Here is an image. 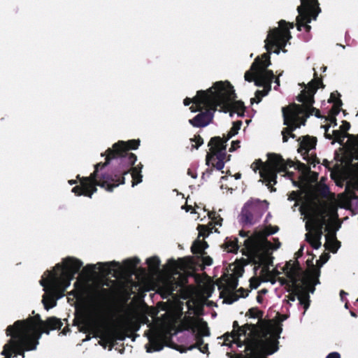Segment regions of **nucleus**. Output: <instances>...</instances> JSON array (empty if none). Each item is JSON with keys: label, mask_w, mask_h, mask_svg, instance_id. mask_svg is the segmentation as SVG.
I'll return each instance as SVG.
<instances>
[{"label": "nucleus", "mask_w": 358, "mask_h": 358, "mask_svg": "<svg viewBox=\"0 0 358 358\" xmlns=\"http://www.w3.org/2000/svg\"><path fill=\"white\" fill-rule=\"evenodd\" d=\"M277 227H267L259 229L244 240L243 254L255 265V273L263 280L274 283L280 282L285 285L288 292V301H294L299 296L304 292H313L314 286L319 283L320 271L312 267L308 271H303L299 264L292 261L278 268L270 270L272 263L271 254L274 250L280 247V242L276 241L272 244L267 241L266 237L278 231Z\"/></svg>", "instance_id": "1"}, {"label": "nucleus", "mask_w": 358, "mask_h": 358, "mask_svg": "<svg viewBox=\"0 0 358 358\" xmlns=\"http://www.w3.org/2000/svg\"><path fill=\"white\" fill-rule=\"evenodd\" d=\"M350 206V197L347 194H340L336 197L331 195L326 201L316 198H307L301 204L300 211L306 222V241L315 249L321 245L320 239L325 234L324 246L326 249L336 252L340 247V243L336 238V232L341 227L338 219L337 208H348Z\"/></svg>", "instance_id": "4"}, {"label": "nucleus", "mask_w": 358, "mask_h": 358, "mask_svg": "<svg viewBox=\"0 0 358 358\" xmlns=\"http://www.w3.org/2000/svg\"><path fill=\"white\" fill-rule=\"evenodd\" d=\"M187 174L192 178H196L197 177L196 173L192 169H188Z\"/></svg>", "instance_id": "32"}, {"label": "nucleus", "mask_w": 358, "mask_h": 358, "mask_svg": "<svg viewBox=\"0 0 358 358\" xmlns=\"http://www.w3.org/2000/svg\"><path fill=\"white\" fill-rule=\"evenodd\" d=\"M237 292L238 294H236L234 296L232 295V296H227L224 299V301H226L228 303H231L234 301H236L238 297H240V296L245 297L248 295V290L244 289L243 288H240L239 289H238Z\"/></svg>", "instance_id": "24"}, {"label": "nucleus", "mask_w": 358, "mask_h": 358, "mask_svg": "<svg viewBox=\"0 0 358 358\" xmlns=\"http://www.w3.org/2000/svg\"><path fill=\"white\" fill-rule=\"evenodd\" d=\"M242 270H243L242 268H239V270H238L240 275H241Z\"/></svg>", "instance_id": "44"}, {"label": "nucleus", "mask_w": 358, "mask_h": 358, "mask_svg": "<svg viewBox=\"0 0 358 358\" xmlns=\"http://www.w3.org/2000/svg\"><path fill=\"white\" fill-rule=\"evenodd\" d=\"M329 101L333 103V106L326 118V121L329 122V124L322 126L325 130V136L327 138L334 139L335 141L338 142L341 145H343L348 152L352 153L356 151V149L358 150V138L346 133L350 129V123L343 121L340 130H333L331 134L328 132L329 127L336 126V115L339 113L341 106V101L337 97L336 93H331Z\"/></svg>", "instance_id": "13"}, {"label": "nucleus", "mask_w": 358, "mask_h": 358, "mask_svg": "<svg viewBox=\"0 0 358 358\" xmlns=\"http://www.w3.org/2000/svg\"><path fill=\"white\" fill-rule=\"evenodd\" d=\"M315 145V138L304 136L301 141L298 149L299 152L303 156V159L313 167L315 166L316 164L319 163L314 151Z\"/></svg>", "instance_id": "19"}, {"label": "nucleus", "mask_w": 358, "mask_h": 358, "mask_svg": "<svg viewBox=\"0 0 358 358\" xmlns=\"http://www.w3.org/2000/svg\"><path fill=\"white\" fill-rule=\"evenodd\" d=\"M241 124V121H236L233 123V126L226 137L224 136V138H222L217 136L210 139L208 143L210 152L206 156V164L208 165H212L218 170L224 167V163L229 159V157L226 155V143L238 134Z\"/></svg>", "instance_id": "14"}, {"label": "nucleus", "mask_w": 358, "mask_h": 358, "mask_svg": "<svg viewBox=\"0 0 358 358\" xmlns=\"http://www.w3.org/2000/svg\"><path fill=\"white\" fill-rule=\"evenodd\" d=\"M234 330L218 339L222 345L233 348L245 346V355L241 358H266L278 350L281 324L275 320H258L256 324H246L241 327L234 322Z\"/></svg>", "instance_id": "5"}, {"label": "nucleus", "mask_w": 358, "mask_h": 358, "mask_svg": "<svg viewBox=\"0 0 358 358\" xmlns=\"http://www.w3.org/2000/svg\"><path fill=\"white\" fill-rule=\"evenodd\" d=\"M293 27V23L280 20L279 27L271 29L264 41L265 48L268 52L263 54L261 57H257L250 69L245 72V80L254 81L256 85L264 87V90L257 91L255 96L251 99L252 104L255 102L257 103L260 102L262 97L271 90V83L274 75L272 71L267 70V67L271 64L269 53L273 51L279 54L280 50L285 52L283 48L291 38L289 29Z\"/></svg>", "instance_id": "9"}, {"label": "nucleus", "mask_w": 358, "mask_h": 358, "mask_svg": "<svg viewBox=\"0 0 358 358\" xmlns=\"http://www.w3.org/2000/svg\"><path fill=\"white\" fill-rule=\"evenodd\" d=\"M239 144H240V141H232L231 148H229V151L232 152V151L236 150L238 148L240 147Z\"/></svg>", "instance_id": "29"}, {"label": "nucleus", "mask_w": 358, "mask_h": 358, "mask_svg": "<svg viewBox=\"0 0 358 358\" xmlns=\"http://www.w3.org/2000/svg\"><path fill=\"white\" fill-rule=\"evenodd\" d=\"M190 141L195 143V145L192 144V147L196 149L203 143V139L199 136H195Z\"/></svg>", "instance_id": "26"}, {"label": "nucleus", "mask_w": 358, "mask_h": 358, "mask_svg": "<svg viewBox=\"0 0 358 358\" xmlns=\"http://www.w3.org/2000/svg\"><path fill=\"white\" fill-rule=\"evenodd\" d=\"M164 286L167 294L171 295L173 294V292H178V288L182 287V282H173V280L169 278L165 282Z\"/></svg>", "instance_id": "23"}, {"label": "nucleus", "mask_w": 358, "mask_h": 358, "mask_svg": "<svg viewBox=\"0 0 358 358\" xmlns=\"http://www.w3.org/2000/svg\"><path fill=\"white\" fill-rule=\"evenodd\" d=\"M120 327L124 331H136L139 329L140 324L138 320L134 315L127 314L120 319Z\"/></svg>", "instance_id": "20"}, {"label": "nucleus", "mask_w": 358, "mask_h": 358, "mask_svg": "<svg viewBox=\"0 0 358 358\" xmlns=\"http://www.w3.org/2000/svg\"><path fill=\"white\" fill-rule=\"evenodd\" d=\"M139 262V259L136 257L127 259L123 262L122 264L115 261L106 263L99 262L96 264H87L83 268V272L87 275L95 274L96 270L103 275H108L112 272L114 275H131L134 273L136 267Z\"/></svg>", "instance_id": "15"}, {"label": "nucleus", "mask_w": 358, "mask_h": 358, "mask_svg": "<svg viewBox=\"0 0 358 358\" xmlns=\"http://www.w3.org/2000/svg\"><path fill=\"white\" fill-rule=\"evenodd\" d=\"M357 301H358V299H357Z\"/></svg>", "instance_id": "45"}, {"label": "nucleus", "mask_w": 358, "mask_h": 358, "mask_svg": "<svg viewBox=\"0 0 358 358\" xmlns=\"http://www.w3.org/2000/svg\"><path fill=\"white\" fill-rule=\"evenodd\" d=\"M182 208H185V207H183V206ZM185 209H186V211H189V210H190V209H192V206H187L185 207Z\"/></svg>", "instance_id": "36"}, {"label": "nucleus", "mask_w": 358, "mask_h": 358, "mask_svg": "<svg viewBox=\"0 0 358 358\" xmlns=\"http://www.w3.org/2000/svg\"><path fill=\"white\" fill-rule=\"evenodd\" d=\"M298 300L299 301L300 304L303 306V314H305L306 310L309 307L308 296L307 294H302V296H298Z\"/></svg>", "instance_id": "25"}, {"label": "nucleus", "mask_w": 358, "mask_h": 358, "mask_svg": "<svg viewBox=\"0 0 358 358\" xmlns=\"http://www.w3.org/2000/svg\"><path fill=\"white\" fill-rule=\"evenodd\" d=\"M297 196H298L297 194L295 192H292L289 196V200H295L297 199Z\"/></svg>", "instance_id": "33"}, {"label": "nucleus", "mask_w": 358, "mask_h": 358, "mask_svg": "<svg viewBox=\"0 0 358 358\" xmlns=\"http://www.w3.org/2000/svg\"><path fill=\"white\" fill-rule=\"evenodd\" d=\"M234 178H235V179H236V180H237V179L241 178V173H236V174H235V175H234Z\"/></svg>", "instance_id": "35"}, {"label": "nucleus", "mask_w": 358, "mask_h": 358, "mask_svg": "<svg viewBox=\"0 0 358 358\" xmlns=\"http://www.w3.org/2000/svg\"><path fill=\"white\" fill-rule=\"evenodd\" d=\"M329 255L326 253V254H324L322 255L321 257H320V260L317 262V263L320 262V266H322V264H324V263H326L327 262V260L329 259Z\"/></svg>", "instance_id": "28"}, {"label": "nucleus", "mask_w": 358, "mask_h": 358, "mask_svg": "<svg viewBox=\"0 0 358 358\" xmlns=\"http://www.w3.org/2000/svg\"><path fill=\"white\" fill-rule=\"evenodd\" d=\"M240 235L243 237H245L247 236V234L243 232V231H240Z\"/></svg>", "instance_id": "37"}, {"label": "nucleus", "mask_w": 358, "mask_h": 358, "mask_svg": "<svg viewBox=\"0 0 358 358\" xmlns=\"http://www.w3.org/2000/svg\"><path fill=\"white\" fill-rule=\"evenodd\" d=\"M237 283L235 280L232 282V283L230 285L231 288L235 289L236 287Z\"/></svg>", "instance_id": "34"}, {"label": "nucleus", "mask_w": 358, "mask_h": 358, "mask_svg": "<svg viewBox=\"0 0 358 358\" xmlns=\"http://www.w3.org/2000/svg\"><path fill=\"white\" fill-rule=\"evenodd\" d=\"M303 249V247H301V249H300V250H299V252H298V254H299V255H301V254Z\"/></svg>", "instance_id": "42"}, {"label": "nucleus", "mask_w": 358, "mask_h": 358, "mask_svg": "<svg viewBox=\"0 0 358 358\" xmlns=\"http://www.w3.org/2000/svg\"><path fill=\"white\" fill-rule=\"evenodd\" d=\"M222 247L228 252H236L239 248L237 238L235 237L226 238Z\"/></svg>", "instance_id": "21"}, {"label": "nucleus", "mask_w": 358, "mask_h": 358, "mask_svg": "<svg viewBox=\"0 0 358 358\" xmlns=\"http://www.w3.org/2000/svg\"><path fill=\"white\" fill-rule=\"evenodd\" d=\"M275 83H276L277 86L280 85L279 79L278 78L275 79Z\"/></svg>", "instance_id": "41"}, {"label": "nucleus", "mask_w": 358, "mask_h": 358, "mask_svg": "<svg viewBox=\"0 0 358 358\" xmlns=\"http://www.w3.org/2000/svg\"><path fill=\"white\" fill-rule=\"evenodd\" d=\"M319 80H312L308 86L301 92L298 96V101L301 105L292 103L286 108H282L284 123L287 127L282 131L283 142H287L288 136L294 138L292 131L301 125H303L306 119L309 115L321 117L319 110L313 107V96L319 87Z\"/></svg>", "instance_id": "12"}, {"label": "nucleus", "mask_w": 358, "mask_h": 358, "mask_svg": "<svg viewBox=\"0 0 358 358\" xmlns=\"http://www.w3.org/2000/svg\"><path fill=\"white\" fill-rule=\"evenodd\" d=\"M355 171L358 172V162L355 164Z\"/></svg>", "instance_id": "40"}, {"label": "nucleus", "mask_w": 358, "mask_h": 358, "mask_svg": "<svg viewBox=\"0 0 358 358\" xmlns=\"http://www.w3.org/2000/svg\"><path fill=\"white\" fill-rule=\"evenodd\" d=\"M227 179V176H222L221 178V182H222L223 180H226Z\"/></svg>", "instance_id": "43"}, {"label": "nucleus", "mask_w": 358, "mask_h": 358, "mask_svg": "<svg viewBox=\"0 0 358 358\" xmlns=\"http://www.w3.org/2000/svg\"><path fill=\"white\" fill-rule=\"evenodd\" d=\"M236 95L231 85L227 81H219L206 91H198L193 99L186 98L185 106L193 103L190 107L192 112L197 110L201 113L189 122L194 127H201L208 125L212 120L215 110L229 112L230 116L236 113L238 117L243 116L245 106L242 101L235 100Z\"/></svg>", "instance_id": "6"}, {"label": "nucleus", "mask_w": 358, "mask_h": 358, "mask_svg": "<svg viewBox=\"0 0 358 358\" xmlns=\"http://www.w3.org/2000/svg\"><path fill=\"white\" fill-rule=\"evenodd\" d=\"M352 182L354 185V187L358 190V175L353 178Z\"/></svg>", "instance_id": "31"}, {"label": "nucleus", "mask_w": 358, "mask_h": 358, "mask_svg": "<svg viewBox=\"0 0 358 358\" xmlns=\"http://www.w3.org/2000/svg\"><path fill=\"white\" fill-rule=\"evenodd\" d=\"M62 322L56 317H50L46 322L41 320L38 315L27 320H17L6 329L10 339L3 345L1 352L3 358L25 357L26 351L35 350L43 333H49V329L61 328Z\"/></svg>", "instance_id": "8"}, {"label": "nucleus", "mask_w": 358, "mask_h": 358, "mask_svg": "<svg viewBox=\"0 0 358 358\" xmlns=\"http://www.w3.org/2000/svg\"><path fill=\"white\" fill-rule=\"evenodd\" d=\"M257 299L258 302L261 303L262 299V297L259 294V295L257 296Z\"/></svg>", "instance_id": "38"}, {"label": "nucleus", "mask_w": 358, "mask_h": 358, "mask_svg": "<svg viewBox=\"0 0 358 358\" xmlns=\"http://www.w3.org/2000/svg\"><path fill=\"white\" fill-rule=\"evenodd\" d=\"M210 222L208 225H199L197 229L199 230V237L192 246V251L194 254H199L201 255V262L205 266H210L213 263V259L209 256H204V250L208 247L206 241L200 240V236L205 237L214 230L217 231L216 226L220 227L222 225V219L215 212L208 213Z\"/></svg>", "instance_id": "16"}, {"label": "nucleus", "mask_w": 358, "mask_h": 358, "mask_svg": "<svg viewBox=\"0 0 358 358\" xmlns=\"http://www.w3.org/2000/svg\"><path fill=\"white\" fill-rule=\"evenodd\" d=\"M268 203L266 201L252 200L243 207L240 216L241 221L244 224H252L257 221L267 210Z\"/></svg>", "instance_id": "18"}, {"label": "nucleus", "mask_w": 358, "mask_h": 358, "mask_svg": "<svg viewBox=\"0 0 358 358\" xmlns=\"http://www.w3.org/2000/svg\"><path fill=\"white\" fill-rule=\"evenodd\" d=\"M69 183L70 185H73V184L76 183V181L73 180H69Z\"/></svg>", "instance_id": "39"}, {"label": "nucleus", "mask_w": 358, "mask_h": 358, "mask_svg": "<svg viewBox=\"0 0 358 358\" xmlns=\"http://www.w3.org/2000/svg\"><path fill=\"white\" fill-rule=\"evenodd\" d=\"M108 298L107 289L101 287L87 288L77 280L74 289L68 293V301L71 305L78 303L86 304L87 320L94 337L99 338V344L103 348L109 346L110 350L117 339V332L110 327L105 321L104 307Z\"/></svg>", "instance_id": "7"}, {"label": "nucleus", "mask_w": 358, "mask_h": 358, "mask_svg": "<svg viewBox=\"0 0 358 358\" xmlns=\"http://www.w3.org/2000/svg\"><path fill=\"white\" fill-rule=\"evenodd\" d=\"M150 273L155 274L159 270L160 261L157 257L148 258L146 261Z\"/></svg>", "instance_id": "22"}, {"label": "nucleus", "mask_w": 358, "mask_h": 358, "mask_svg": "<svg viewBox=\"0 0 358 358\" xmlns=\"http://www.w3.org/2000/svg\"><path fill=\"white\" fill-rule=\"evenodd\" d=\"M301 6L297 7L299 13L296 17V27L298 30H301L304 27L306 30L308 31L310 26L308 23L311 20H315L317 15L320 12L317 0H301Z\"/></svg>", "instance_id": "17"}, {"label": "nucleus", "mask_w": 358, "mask_h": 358, "mask_svg": "<svg viewBox=\"0 0 358 358\" xmlns=\"http://www.w3.org/2000/svg\"><path fill=\"white\" fill-rule=\"evenodd\" d=\"M83 266V262L75 257L64 258L57 264L52 271H47L43 275L40 284L45 292L42 302L46 310L57 304V299L62 298L70 286L74 275Z\"/></svg>", "instance_id": "10"}, {"label": "nucleus", "mask_w": 358, "mask_h": 358, "mask_svg": "<svg viewBox=\"0 0 358 358\" xmlns=\"http://www.w3.org/2000/svg\"><path fill=\"white\" fill-rule=\"evenodd\" d=\"M294 166L291 161L285 162L278 155L269 154L268 160L263 163L261 160H257L251 165L252 170L256 172L259 170L261 178L266 182L270 188L272 185L276 183L277 173H285L284 176L290 179L294 186L305 188L317 180V173L310 171V168L304 164H298L296 169L299 170L298 180H296L292 172L287 170L288 167Z\"/></svg>", "instance_id": "11"}, {"label": "nucleus", "mask_w": 358, "mask_h": 358, "mask_svg": "<svg viewBox=\"0 0 358 358\" xmlns=\"http://www.w3.org/2000/svg\"><path fill=\"white\" fill-rule=\"evenodd\" d=\"M208 335L205 322L189 316L180 320L173 313L145 332L148 339L145 349L148 352H152L160 351L166 345L180 352L198 348L202 353H208V345L203 343V337Z\"/></svg>", "instance_id": "3"}, {"label": "nucleus", "mask_w": 358, "mask_h": 358, "mask_svg": "<svg viewBox=\"0 0 358 358\" xmlns=\"http://www.w3.org/2000/svg\"><path fill=\"white\" fill-rule=\"evenodd\" d=\"M140 141L130 140L128 141H118L108 148L106 152V162L104 164L99 163L95 166V170L89 177L80 178V185L72 189L76 196H85L91 198L96 192V186L104 188L108 192L120 184L124 182L123 176L130 171L132 177V186L142 182L141 169L143 165L140 163L132 167L136 162V156L129 152L130 149H137Z\"/></svg>", "instance_id": "2"}, {"label": "nucleus", "mask_w": 358, "mask_h": 358, "mask_svg": "<svg viewBox=\"0 0 358 358\" xmlns=\"http://www.w3.org/2000/svg\"><path fill=\"white\" fill-rule=\"evenodd\" d=\"M260 285V280L259 278H252L250 280V287L252 289H256Z\"/></svg>", "instance_id": "27"}, {"label": "nucleus", "mask_w": 358, "mask_h": 358, "mask_svg": "<svg viewBox=\"0 0 358 358\" xmlns=\"http://www.w3.org/2000/svg\"><path fill=\"white\" fill-rule=\"evenodd\" d=\"M326 358H341V356L339 353L334 352L329 354Z\"/></svg>", "instance_id": "30"}]
</instances>
